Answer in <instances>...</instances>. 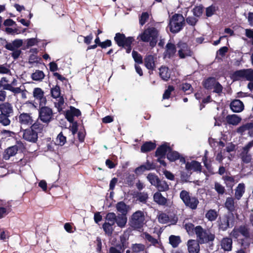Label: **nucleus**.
Returning a JSON list of instances; mask_svg holds the SVG:
<instances>
[{
	"instance_id": "f257e3e1",
	"label": "nucleus",
	"mask_w": 253,
	"mask_h": 253,
	"mask_svg": "<svg viewBox=\"0 0 253 253\" xmlns=\"http://www.w3.org/2000/svg\"><path fill=\"white\" fill-rule=\"evenodd\" d=\"M195 234L200 244H209L213 245L215 236L210 229H204L201 225L195 227Z\"/></svg>"
},
{
	"instance_id": "f03ea898",
	"label": "nucleus",
	"mask_w": 253,
	"mask_h": 253,
	"mask_svg": "<svg viewBox=\"0 0 253 253\" xmlns=\"http://www.w3.org/2000/svg\"><path fill=\"white\" fill-rule=\"evenodd\" d=\"M144 212L137 211L131 216L129 220V225L134 230H139L143 228L145 224Z\"/></svg>"
},
{
	"instance_id": "7ed1b4c3",
	"label": "nucleus",
	"mask_w": 253,
	"mask_h": 253,
	"mask_svg": "<svg viewBox=\"0 0 253 253\" xmlns=\"http://www.w3.org/2000/svg\"><path fill=\"white\" fill-rule=\"evenodd\" d=\"M218 229L226 231L228 228H232L234 224V216L231 213L224 214L220 216L217 221Z\"/></svg>"
},
{
	"instance_id": "20e7f679",
	"label": "nucleus",
	"mask_w": 253,
	"mask_h": 253,
	"mask_svg": "<svg viewBox=\"0 0 253 253\" xmlns=\"http://www.w3.org/2000/svg\"><path fill=\"white\" fill-rule=\"evenodd\" d=\"M202 85L207 90L213 89V92L218 94H220L222 92V85L219 82L216 81L214 77H210L205 79L202 82Z\"/></svg>"
},
{
	"instance_id": "39448f33",
	"label": "nucleus",
	"mask_w": 253,
	"mask_h": 253,
	"mask_svg": "<svg viewBox=\"0 0 253 253\" xmlns=\"http://www.w3.org/2000/svg\"><path fill=\"white\" fill-rule=\"evenodd\" d=\"M180 198L186 207L192 210H195L199 204L198 199L195 197L190 196V193L185 190H182L179 194Z\"/></svg>"
},
{
	"instance_id": "423d86ee",
	"label": "nucleus",
	"mask_w": 253,
	"mask_h": 253,
	"mask_svg": "<svg viewBox=\"0 0 253 253\" xmlns=\"http://www.w3.org/2000/svg\"><path fill=\"white\" fill-rule=\"evenodd\" d=\"M185 24V17H171L169 27L172 33H177L181 30Z\"/></svg>"
},
{
	"instance_id": "0eeeda50",
	"label": "nucleus",
	"mask_w": 253,
	"mask_h": 253,
	"mask_svg": "<svg viewBox=\"0 0 253 253\" xmlns=\"http://www.w3.org/2000/svg\"><path fill=\"white\" fill-rule=\"evenodd\" d=\"M40 107L39 111V118L47 126L52 119V110L51 108L44 106Z\"/></svg>"
},
{
	"instance_id": "6e6552de",
	"label": "nucleus",
	"mask_w": 253,
	"mask_h": 253,
	"mask_svg": "<svg viewBox=\"0 0 253 253\" xmlns=\"http://www.w3.org/2000/svg\"><path fill=\"white\" fill-rule=\"evenodd\" d=\"M16 120L20 125L21 131L24 127H30L34 122L31 113H22L16 117Z\"/></svg>"
},
{
	"instance_id": "1a4fd4ad",
	"label": "nucleus",
	"mask_w": 253,
	"mask_h": 253,
	"mask_svg": "<svg viewBox=\"0 0 253 253\" xmlns=\"http://www.w3.org/2000/svg\"><path fill=\"white\" fill-rule=\"evenodd\" d=\"M157 30L154 27H152L145 30L139 35L137 39L140 38V41L143 42H148L150 41L151 38H153V40H155L157 39Z\"/></svg>"
},
{
	"instance_id": "9d476101",
	"label": "nucleus",
	"mask_w": 253,
	"mask_h": 253,
	"mask_svg": "<svg viewBox=\"0 0 253 253\" xmlns=\"http://www.w3.org/2000/svg\"><path fill=\"white\" fill-rule=\"evenodd\" d=\"M16 144L17 145L10 146L5 150L3 158L5 160H8L11 157L15 156L19 149L25 148L23 143L21 141H17Z\"/></svg>"
},
{
	"instance_id": "9b49d317",
	"label": "nucleus",
	"mask_w": 253,
	"mask_h": 253,
	"mask_svg": "<svg viewBox=\"0 0 253 253\" xmlns=\"http://www.w3.org/2000/svg\"><path fill=\"white\" fill-rule=\"evenodd\" d=\"M23 131V138L28 141L36 143L38 140V133L30 126L29 128L22 129Z\"/></svg>"
},
{
	"instance_id": "f8f14e48",
	"label": "nucleus",
	"mask_w": 253,
	"mask_h": 253,
	"mask_svg": "<svg viewBox=\"0 0 253 253\" xmlns=\"http://www.w3.org/2000/svg\"><path fill=\"white\" fill-rule=\"evenodd\" d=\"M33 96L39 103L40 106H45L46 104L47 100L44 96V92L40 87H36L34 89L33 92Z\"/></svg>"
},
{
	"instance_id": "ddd939ff",
	"label": "nucleus",
	"mask_w": 253,
	"mask_h": 253,
	"mask_svg": "<svg viewBox=\"0 0 253 253\" xmlns=\"http://www.w3.org/2000/svg\"><path fill=\"white\" fill-rule=\"evenodd\" d=\"M176 47L178 48V54L180 58L183 59L186 56L190 55L188 53L190 52V49L187 43L180 41L176 44Z\"/></svg>"
},
{
	"instance_id": "4468645a",
	"label": "nucleus",
	"mask_w": 253,
	"mask_h": 253,
	"mask_svg": "<svg viewBox=\"0 0 253 253\" xmlns=\"http://www.w3.org/2000/svg\"><path fill=\"white\" fill-rule=\"evenodd\" d=\"M170 150L171 147L169 144L165 142L157 148L155 156L156 157L166 158L169 151Z\"/></svg>"
},
{
	"instance_id": "2eb2a0df",
	"label": "nucleus",
	"mask_w": 253,
	"mask_h": 253,
	"mask_svg": "<svg viewBox=\"0 0 253 253\" xmlns=\"http://www.w3.org/2000/svg\"><path fill=\"white\" fill-rule=\"evenodd\" d=\"M155 169L156 165L154 163H151L149 161L147 160L145 164L137 167L134 169V172L137 175H141L145 171Z\"/></svg>"
},
{
	"instance_id": "dca6fc26",
	"label": "nucleus",
	"mask_w": 253,
	"mask_h": 253,
	"mask_svg": "<svg viewBox=\"0 0 253 253\" xmlns=\"http://www.w3.org/2000/svg\"><path fill=\"white\" fill-rule=\"evenodd\" d=\"M167 158L171 162L179 160L181 164L185 163V158L177 151L173 150L171 147V150L167 155Z\"/></svg>"
},
{
	"instance_id": "f3484780",
	"label": "nucleus",
	"mask_w": 253,
	"mask_h": 253,
	"mask_svg": "<svg viewBox=\"0 0 253 253\" xmlns=\"http://www.w3.org/2000/svg\"><path fill=\"white\" fill-rule=\"evenodd\" d=\"M133 37H126L125 34L120 33H117L116 34L114 37V41L116 44L120 47H125V45L128 42V40L130 41L133 40Z\"/></svg>"
},
{
	"instance_id": "a211bd4d",
	"label": "nucleus",
	"mask_w": 253,
	"mask_h": 253,
	"mask_svg": "<svg viewBox=\"0 0 253 253\" xmlns=\"http://www.w3.org/2000/svg\"><path fill=\"white\" fill-rule=\"evenodd\" d=\"M81 115V111L73 106L70 107V110L66 111L65 118L70 123H73L74 117H79Z\"/></svg>"
},
{
	"instance_id": "6ab92c4d",
	"label": "nucleus",
	"mask_w": 253,
	"mask_h": 253,
	"mask_svg": "<svg viewBox=\"0 0 253 253\" xmlns=\"http://www.w3.org/2000/svg\"><path fill=\"white\" fill-rule=\"evenodd\" d=\"M185 169L188 171L193 170V171L201 172L202 171V166L201 163L197 161L192 160L191 162H185Z\"/></svg>"
},
{
	"instance_id": "aec40b11",
	"label": "nucleus",
	"mask_w": 253,
	"mask_h": 253,
	"mask_svg": "<svg viewBox=\"0 0 253 253\" xmlns=\"http://www.w3.org/2000/svg\"><path fill=\"white\" fill-rule=\"evenodd\" d=\"M165 49V51L164 53V57L166 58H171L174 56L176 52V45L171 42H168L166 45Z\"/></svg>"
},
{
	"instance_id": "412c9836",
	"label": "nucleus",
	"mask_w": 253,
	"mask_h": 253,
	"mask_svg": "<svg viewBox=\"0 0 253 253\" xmlns=\"http://www.w3.org/2000/svg\"><path fill=\"white\" fill-rule=\"evenodd\" d=\"M0 114L11 116L13 114L12 104L8 102L0 103Z\"/></svg>"
},
{
	"instance_id": "4be33fe9",
	"label": "nucleus",
	"mask_w": 253,
	"mask_h": 253,
	"mask_svg": "<svg viewBox=\"0 0 253 253\" xmlns=\"http://www.w3.org/2000/svg\"><path fill=\"white\" fill-rule=\"evenodd\" d=\"M199 241L196 240H189L187 242L188 251L189 253H199L200 250Z\"/></svg>"
},
{
	"instance_id": "5701e85b",
	"label": "nucleus",
	"mask_w": 253,
	"mask_h": 253,
	"mask_svg": "<svg viewBox=\"0 0 253 253\" xmlns=\"http://www.w3.org/2000/svg\"><path fill=\"white\" fill-rule=\"evenodd\" d=\"M230 107L233 112L240 113L244 110V105L240 100L235 99L230 103Z\"/></svg>"
},
{
	"instance_id": "b1692460",
	"label": "nucleus",
	"mask_w": 253,
	"mask_h": 253,
	"mask_svg": "<svg viewBox=\"0 0 253 253\" xmlns=\"http://www.w3.org/2000/svg\"><path fill=\"white\" fill-rule=\"evenodd\" d=\"M144 65L147 69L153 71L156 68L155 58L151 54H146L144 59Z\"/></svg>"
},
{
	"instance_id": "393cba45",
	"label": "nucleus",
	"mask_w": 253,
	"mask_h": 253,
	"mask_svg": "<svg viewBox=\"0 0 253 253\" xmlns=\"http://www.w3.org/2000/svg\"><path fill=\"white\" fill-rule=\"evenodd\" d=\"M232 239L229 237H226L222 238L221 241L220 246L221 249L225 251H230L232 249Z\"/></svg>"
},
{
	"instance_id": "a878e982",
	"label": "nucleus",
	"mask_w": 253,
	"mask_h": 253,
	"mask_svg": "<svg viewBox=\"0 0 253 253\" xmlns=\"http://www.w3.org/2000/svg\"><path fill=\"white\" fill-rule=\"evenodd\" d=\"M159 76L162 80L168 81L170 78V72L169 68L166 66H162L159 68Z\"/></svg>"
},
{
	"instance_id": "bb28decb",
	"label": "nucleus",
	"mask_w": 253,
	"mask_h": 253,
	"mask_svg": "<svg viewBox=\"0 0 253 253\" xmlns=\"http://www.w3.org/2000/svg\"><path fill=\"white\" fill-rule=\"evenodd\" d=\"M247 75V69H241L234 72L231 76V78L234 81H239L241 79H246Z\"/></svg>"
},
{
	"instance_id": "cd10ccee",
	"label": "nucleus",
	"mask_w": 253,
	"mask_h": 253,
	"mask_svg": "<svg viewBox=\"0 0 253 253\" xmlns=\"http://www.w3.org/2000/svg\"><path fill=\"white\" fill-rule=\"evenodd\" d=\"M154 201L159 205L165 206L167 204L168 199L164 197L161 192H156L153 195Z\"/></svg>"
},
{
	"instance_id": "c85d7f7f",
	"label": "nucleus",
	"mask_w": 253,
	"mask_h": 253,
	"mask_svg": "<svg viewBox=\"0 0 253 253\" xmlns=\"http://www.w3.org/2000/svg\"><path fill=\"white\" fill-rule=\"evenodd\" d=\"M116 208L117 211L120 213V214L126 215L128 212L129 207L127 205L124 201L118 202L116 205Z\"/></svg>"
},
{
	"instance_id": "c756f323",
	"label": "nucleus",
	"mask_w": 253,
	"mask_h": 253,
	"mask_svg": "<svg viewBox=\"0 0 253 253\" xmlns=\"http://www.w3.org/2000/svg\"><path fill=\"white\" fill-rule=\"evenodd\" d=\"M156 147V144L152 141H146L141 146V152L147 153L154 150Z\"/></svg>"
},
{
	"instance_id": "7c9ffc66",
	"label": "nucleus",
	"mask_w": 253,
	"mask_h": 253,
	"mask_svg": "<svg viewBox=\"0 0 253 253\" xmlns=\"http://www.w3.org/2000/svg\"><path fill=\"white\" fill-rule=\"evenodd\" d=\"M155 187L158 190L157 192H166L169 189V185L165 180L162 179L159 180V182H158Z\"/></svg>"
},
{
	"instance_id": "2f4dec72",
	"label": "nucleus",
	"mask_w": 253,
	"mask_h": 253,
	"mask_svg": "<svg viewBox=\"0 0 253 253\" xmlns=\"http://www.w3.org/2000/svg\"><path fill=\"white\" fill-rule=\"evenodd\" d=\"M226 120L228 124L237 125L241 121V118L237 115H228L226 117Z\"/></svg>"
},
{
	"instance_id": "473e14b6",
	"label": "nucleus",
	"mask_w": 253,
	"mask_h": 253,
	"mask_svg": "<svg viewBox=\"0 0 253 253\" xmlns=\"http://www.w3.org/2000/svg\"><path fill=\"white\" fill-rule=\"evenodd\" d=\"M116 219V223L118 227L123 228L126 226L127 221L126 215L119 214Z\"/></svg>"
},
{
	"instance_id": "72a5a7b5",
	"label": "nucleus",
	"mask_w": 253,
	"mask_h": 253,
	"mask_svg": "<svg viewBox=\"0 0 253 253\" xmlns=\"http://www.w3.org/2000/svg\"><path fill=\"white\" fill-rule=\"evenodd\" d=\"M245 186L243 183H239L235 189V196L237 200H240L245 193Z\"/></svg>"
},
{
	"instance_id": "f704fd0d",
	"label": "nucleus",
	"mask_w": 253,
	"mask_h": 253,
	"mask_svg": "<svg viewBox=\"0 0 253 253\" xmlns=\"http://www.w3.org/2000/svg\"><path fill=\"white\" fill-rule=\"evenodd\" d=\"M246 80L251 81L248 84V88L251 90H253V69H247Z\"/></svg>"
},
{
	"instance_id": "c9c22d12",
	"label": "nucleus",
	"mask_w": 253,
	"mask_h": 253,
	"mask_svg": "<svg viewBox=\"0 0 253 253\" xmlns=\"http://www.w3.org/2000/svg\"><path fill=\"white\" fill-rule=\"evenodd\" d=\"M115 224L109 223V222H104L102 225V228L105 233L108 236H111L114 230L113 226Z\"/></svg>"
},
{
	"instance_id": "e433bc0d",
	"label": "nucleus",
	"mask_w": 253,
	"mask_h": 253,
	"mask_svg": "<svg viewBox=\"0 0 253 253\" xmlns=\"http://www.w3.org/2000/svg\"><path fill=\"white\" fill-rule=\"evenodd\" d=\"M45 125L41 124L39 120H37L35 123H33L30 127L38 134L42 132Z\"/></svg>"
},
{
	"instance_id": "4c0bfd02",
	"label": "nucleus",
	"mask_w": 253,
	"mask_h": 253,
	"mask_svg": "<svg viewBox=\"0 0 253 253\" xmlns=\"http://www.w3.org/2000/svg\"><path fill=\"white\" fill-rule=\"evenodd\" d=\"M180 237L178 236L170 235L169 237V243L173 248H176L181 242Z\"/></svg>"
},
{
	"instance_id": "58836bf2",
	"label": "nucleus",
	"mask_w": 253,
	"mask_h": 253,
	"mask_svg": "<svg viewBox=\"0 0 253 253\" xmlns=\"http://www.w3.org/2000/svg\"><path fill=\"white\" fill-rule=\"evenodd\" d=\"M222 179L224 180L226 186L228 188H232L235 183L234 177L232 176H223Z\"/></svg>"
},
{
	"instance_id": "ea45409f",
	"label": "nucleus",
	"mask_w": 253,
	"mask_h": 253,
	"mask_svg": "<svg viewBox=\"0 0 253 253\" xmlns=\"http://www.w3.org/2000/svg\"><path fill=\"white\" fill-rule=\"evenodd\" d=\"M240 157L242 162L245 164H249L251 162L252 157L249 152L242 150L240 153Z\"/></svg>"
},
{
	"instance_id": "a19ab883",
	"label": "nucleus",
	"mask_w": 253,
	"mask_h": 253,
	"mask_svg": "<svg viewBox=\"0 0 253 253\" xmlns=\"http://www.w3.org/2000/svg\"><path fill=\"white\" fill-rule=\"evenodd\" d=\"M147 178L151 184L154 186L155 187L158 182H159V180L160 179L158 175H157L154 173H149L147 176Z\"/></svg>"
},
{
	"instance_id": "79ce46f5",
	"label": "nucleus",
	"mask_w": 253,
	"mask_h": 253,
	"mask_svg": "<svg viewBox=\"0 0 253 253\" xmlns=\"http://www.w3.org/2000/svg\"><path fill=\"white\" fill-rule=\"evenodd\" d=\"M205 216L209 221H213L216 219L218 214L215 210L211 209L207 211Z\"/></svg>"
},
{
	"instance_id": "37998d69",
	"label": "nucleus",
	"mask_w": 253,
	"mask_h": 253,
	"mask_svg": "<svg viewBox=\"0 0 253 253\" xmlns=\"http://www.w3.org/2000/svg\"><path fill=\"white\" fill-rule=\"evenodd\" d=\"M45 77L44 73L41 70H36L31 75V78L34 81H42Z\"/></svg>"
},
{
	"instance_id": "c03bdc74",
	"label": "nucleus",
	"mask_w": 253,
	"mask_h": 253,
	"mask_svg": "<svg viewBox=\"0 0 253 253\" xmlns=\"http://www.w3.org/2000/svg\"><path fill=\"white\" fill-rule=\"evenodd\" d=\"M136 197L137 201L143 204H146L149 198L148 193L144 192L138 193Z\"/></svg>"
},
{
	"instance_id": "a18cd8bd",
	"label": "nucleus",
	"mask_w": 253,
	"mask_h": 253,
	"mask_svg": "<svg viewBox=\"0 0 253 253\" xmlns=\"http://www.w3.org/2000/svg\"><path fill=\"white\" fill-rule=\"evenodd\" d=\"M225 206L230 211H233L235 209L234 200L233 198L231 197H228L225 203Z\"/></svg>"
},
{
	"instance_id": "49530a36",
	"label": "nucleus",
	"mask_w": 253,
	"mask_h": 253,
	"mask_svg": "<svg viewBox=\"0 0 253 253\" xmlns=\"http://www.w3.org/2000/svg\"><path fill=\"white\" fill-rule=\"evenodd\" d=\"M117 215L113 212H110L107 213L105 219V222H109L113 224H115L116 222Z\"/></svg>"
},
{
	"instance_id": "de8ad7c7",
	"label": "nucleus",
	"mask_w": 253,
	"mask_h": 253,
	"mask_svg": "<svg viewBox=\"0 0 253 253\" xmlns=\"http://www.w3.org/2000/svg\"><path fill=\"white\" fill-rule=\"evenodd\" d=\"M10 117L0 114V124L4 126H9L11 123V121L9 119Z\"/></svg>"
},
{
	"instance_id": "09e8293b",
	"label": "nucleus",
	"mask_w": 253,
	"mask_h": 253,
	"mask_svg": "<svg viewBox=\"0 0 253 253\" xmlns=\"http://www.w3.org/2000/svg\"><path fill=\"white\" fill-rule=\"evenodd\" d=\"M50 93L51 96L54 98H57L60 96L61 90L59 85H56L51 88Z\"/></svg>"
},
{
	"instance_id": "8fccbe9b",
	"label": "nucleus",
	"mask_w": 253,
	"mask_h": 253,
	"mask_svg": "<svg viewBox=\"0 0 253 253\" xmlns=\"http://www.w3.org/2000/svg\"><path fill=\"white\" fill-rule=\"evenodd\" d=\"M239 232L241 233L246 238H250V235L249 229L245 225H241L238 229Z\"/></svg>"
},
{
	"instance_id": "3c124183",
	"label": "nucleus",
	"mask_w": 253,
	"mask_h": 253,
	"mask_svg": "<svg viewBox=\"0 0 253 253\" xmlns=\"http://www.w3.org/2000/svg\"><path fill=\"white\" fill-rule=\"evenodd\" d=\"M132 56L135 63L141 64L143 63L142 56L137 51L133 50L132 52Z\"/></svg>"
},
{
	"instance_id": "603ef678",
	"label": "nucleus",
	"mask_w": 253,
	"mask_h": 253,
	"mask_svg": "<svg viewBox=\"0 0 253 253\" xmlns=\"http://www.w3.org/2000/svg\"><path fill=\"white\" fill-rule=\"evenodd\" d=\"M120 240L122 247L124 249H126L129 245V243L128 242V236L124 234L120 236Z\"/></svg>"
},
{
	"instance_id": "864d4df0",
	"label": "nucleus",
	"mask_w": 253,
	"mask_h": 253,
	"mask_svg": "<svg viewBox=\"0 0 253 253\" xmlns=\"http://www.w3.org/2000/svg\"><path fill=\"white\" fill-rule=\"evenodd\" d=\"M131 249L133 253H138L144 250L145 246L142 244H132Z\"/></svg>"
},
{
	"instance_id": "5fc2aeb1",
	"label": "nucleus",
	"mask_w": 253,
	"mask_h": 253,
	"mask_svg": "<svg viewBox=\"0 0 253 253\" xmlns=\"http://www.w3.org/2000/svg\"><path fill=\"white\" fill-rule=\"evenodd\" d=\"M145 239L148 242H150L153 246H156L159 244V242L157 239L153 238L150 234L147 232L144 233Z\"/></svg>"
},
{
	"instance_id": "6e6d98bb",
	"label": "nucleus",
	"mask_w": 253,
	"mask_h": 253,
	"mask_svg": "<svg viewBox=\"0 0 253 253\" xmlns=\"http://www.w3.org/2000/svg\"><path fill=\"white\" fill-rule=\"evenodd\" d=\"M181 89L186 94H189L193 92V88L191 84L189 83H183L181 85Z\"/></svg>"
},
{
	"instance_id": "4d7b16f0",
	"label": "nucleus",
	"mask_w": 253,
	"mask_h": 253,
	"mask_svg": "<svg viewBox=\"0 0 253 253\" xmlns=\"http://www.w3.org/2000/svg\"><path fill=\"white\" fill-rule=\"evenodd\" d=\"M174 90L173 86L169 85L168 88L165 90L163 95V98L164 99H168L170 98L171 92Z\"/></svg>"
},
{
	"instance_id": "13d9d810",
	"label": "nucleus",
	"mask_w": 253,
	"mask_h": 253,
	"mask_svg": "<svg viewBox=\"0 0 253 253\" xmlns=\"http://www.w3.org/2000/svg\"><path fill=\"white\" fill-rule=\"evenodd\" d=\"M214 189L219 195H223L225 192V187L217 182L214 183Z\"/></svg>"
},
{
	"instance_id": "bf43d9fd",
	"label": "nucleus",
	"mask_w": 253,
	"mask_h": 253,
	"mask_svg": "<svg viewBox=\"0 0 253 253\" xmlns=\"http://www.w3.org/2000/svg\"><path fill=\"white\" fill-rule=\"evenodd\" d=\"M184 228L189 234L195 233V227L192 223H187L184 225Z\"/></svg>"
},
{
	"instance_id": "052dcab7",
	"label": "nucleus",
	"mask_w": 253,
	"mask_h": 253,
	"mask_svg": "<svg viewBox=\"0 0 253 253\" xmlns=\"http://www.w3.org/2000/svg\"><path fill=\"white\" fill-rule=\"evenodd\" d=\"M80 39H84V42L86 44H89L91 43V41L93 39V36L91 33H90L89 35L84 37L83 36L80 35L78 37V41H79Z\"/></svg>"
},
{
	"instance_id": "680f3d73",
	"label": "nucleus",
	"mask_w": 253,
	"mask_h": 253,
	"mask_svg": "<svg viewBox=\"0 0 253 253\" xmlns=\"http://www.w3.org/2000/svg\"><path fill=\"white\" fill-rule=\"evenodd\" d=\"M58 145L63 146L66 142V137L63 135L62 132H61L57 136L56 139Z\"/></svg>"
},
{
	"instance_id": "e2e57ef3",
	"label": "nucleus",
	"mask_w": 253,
	"mask_h": 253,
	"mask_svg": "<svg viewBox=\"0 0 253 253\" xmlns=\"http://www.w3.org/2000/svg\"><path fill=\"white\" fill-rule=\"evenodd\" d=\"M249 239V238H246L245 237V238L241 239L240 240L241 246L244 249H248L250 246V242Z\"/></svg>"
},
{
	"instance_id": "0e129e2a",
	"label": "nucleus",
	"mask_w": 253,
	"mask_h": 253,
	"mask_svg": "<svg viewBox=\"0 0 253 253\" xmlns=\"http://www.w3.org/2000/svg\"><path fill=\"white\" fill-rule=\"evenodd\" d=\"M135 179V177L134 174H129L126 178V184L129 186H133Z\"/></svg>"
},
{
	"instance_id": "69168bd1",
	"label": "nucleus",
	"mask_w": 253,
	"mask_h": 253,
	"mask_svg": "<svg viewBox=\"0 0 253 253\" xmlns=\"http://www.w3.org/2000/svg\"><path fill=\"white\" fill-rule=\"evenodd\" d=\"M191 172L190 174L187 173L184 171L180 172V180L182 183H185L188 181V179L190 176Z\"/></svg>"
},
{
	"instance_id": "338daca9",
	"label": "nucleus",
	"mask_w": 253,
	"mask_h": 253,
	"mask_svg": "<svg viewBox=\"0 0 253 253\" xmlns=\"http://www.w3.org/2000/svg\"><path fill=\"white\" fill-rule=\"evenodd\" d=\"M169 220V216L165 213H162L159 215V221L162 223H166Z\"/></svg>"
},
{
	"instance_id": "774afa93",
	"label": "nucleus",
	"mask_w": 253,
	"mask_h": 253,
	"mask_svg": "<svg viewBox=\"0 0 253 253\" xmlns=\"http://www.w3.org/2000/svg\"><path fill=\"white\" fill-rule=\"evenodd\" d=\"M40 60H41V58H39L37 55L32 54L29 56V63L30 64H33L34 63H38Z\"/></svg>"
}]
</instances>
